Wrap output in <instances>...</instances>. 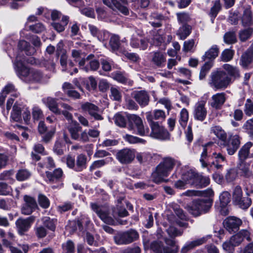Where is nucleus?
Listing matches in <instances>:
<instances>
[{
    "label": "nucleus",
    "instance_id": "1",
    "mask_svg": "<svg viewBox=\"0 0 253 253\" xmlns=\"http://www.w3.org/2000/svg\"><path fill=\"white\" fill-rule=\"evenodd\" d=\"M211 133L214 134L220 140V147L225 148L229 155L234 154L240 146L241 138L239 135L230 134L227 136L226 132L219 126H212Z\"/></svg>",
    "mask_w": 253,
    "mask_h": 253
},
{
    "label": "nucleus",
    "instance_id": "2",
    "mask_svg": "<svg viewBox=\"0 0 253 253\" xmlns=\"http://www.w3.org/2000/svg\"><path fill=\"white\" fill-rule=\"evenodd\" d=\"M93 225L87 215L81 214L76 217L74 220H68L66 229L69 230L71 234H74L78 231L80 233L83 234L86 232V242L89 245L91 246L94 242V238L92 234L87 232V230L90 226Z\"/></svg>",
    "mask_w": 253,
    "mask_h": 253
},
{
    "label": "nucleus",
    "instance_id": "3",
    "mask_svg": "<svg viewBox=\"0 0 253 253\" xmlns=\"http://www.w3.org/2000/svg\"><path fill=\"white\" fill-rule=\"evenodd\" d=\"M187 184L198 189L204 188L206 187V177L195 169H190L182 174L181 179L175 182L174 187L178 189H184Z\"/></svg>",
    "mask_w": 253,
    "mask_h": 253
},
{
    "label": "nucleus",
    "instance_id": "4",
    "mask_svg": "<svg viewBox=\"0 0 253 253\" xmlns=\"http://www.w3.org/2000/svg\"><path fill=\"white\" fill-rule=\"evenodd\" d=\"M185 195L187 196H201L203 198L193 200L187 205L186 209L190 213L195 217L206 213V190H188L185 192Z\"/></svg>",
    "mask_w": 253,
    "mask_h": 253
},
{
    "label": "nucleus",
    "instance_id": "5",
    "mask_svg": "<svg viewBox=\"0 0 253 253\" xmlns=\"http://www.w3.org/2000/svg\"><path fill=\"white\" fill-rule=\"evenodd\" d=\"M175 165L174 159L170 157L164 159L163 161L156 167L155 170L152 174V181L156 184L168 181L164 177L169 175Z\"/></svg>",
    "mask_w": 253,
    "mask_h": 253
},
{
    "label": "nucleus",
    "instance_id": "6",
    "mask_svg": "<svg viewBox=\"0 0 253 253\" xmlns=\"http://www.w3.org/2000/svg\"><path fill=\"white\" fill-rule=\"evenodd\" d=\"M232 83L231 79L225 71L217 70L212 72L211 75V86L217 89H225Z\"/></svg>",
    "mask_w": 253,
    "mask_h": 253
},
{
    "label": "nucleus",
    "instance_id": "7",
    "mask_svg": "<svg viewBox=\"0 0 253 253\" xmlns=\"http://www.w3.org/2000/svg\"><path fill=\"white\" fill-rule=\"evenodd\" d=\"M138 232L133 229L126 231L117 232L113 237L114 243L117 245H127L139 239Z\"/></svg>",
    "mask_w": 253,
    "mask_h": 253
},
{
    "label": "nucleus",
    "instance_id": "8",
    "mask_svg": "<svg viewBox=\"0 0 253 253\" xmlns=\"http://www.w3.org/2000/svg\"><path fill=\"white\" fill-rule=\"evenodd\" d=\"M214 144L212 142H207V169L211 171V169H219L222 168L221 163L225 161V158L222 155L219 153L217 154L213 152L211 156L208 155V149L210 146Z\"/></svg>",
    "mask_w": 253,
    "mask_h": 253
},
{
    "label": "nucleus",
    "instance_id": "9",
    "mask_svg": "<svg viewBox=\"0 0 253 253\" xmlns=\"http://www.w3.org/2000/svg\"><path fill=\"white\" fill-rule=\"evenodd\" d=\"M25 56L17 55L14 62V68L18 78L25 80L30 73V68L25 64Z\"/></svg>",
    "mask_w": 253,
    "mask_h": 253
},
{
    "label": "nucleus",
    "instance_id": "10",
    "mask_svg": "<svg viewBox=\"0 0 253 253\" xmlns=\"http://www.w3.org/2000/svg\"><path fill=\"white\" fill-rule=\"evenodd\" d=\"M73 83L81 91L84 92V88L87 91H96L97 88V82L95 78L90 76L88 78H79L75 79Z\"/></svg>",
    "mask_w": 253,
    "mask_h": 253
},
{
    "label": "nucleus",
    "instance_id": "11",
    "mask_svg": "<svg viewBox=\"0 0 253 253\" xmlns=\"http://www.w3.org/2000/svg\"><path fill=\"white\" fill-rule=\"evenodd\" d=\"M151 128L150 134L151 137L161 140H168L170 138V134L168 130L158 122H152L149 124Z\"/></svg>",
    "mask_w": 253,
    "mask_h": 253
},
{
    "label": "nucleus",
    "instance_id": "12",
    "mask_svg": "<svg viewBox=\"0 0 253 253\" xmlns=\"http://www.w3.org/2000/svg\"><path fill=\"white\" fill-rule=\"evenodd\" d=\"M242 223L240 218L234 216H228L224 219L222 223L224 228L230 234L237 233Z\"/></svg>",
    "mask_w": 253,
    "mask_h": 253
},
{
    "label": "nucleus",
    "instance_id": "13",
    "mask_svg": "<svg viewBox=\"0 0 253 253\" xmlns=\"http://www.w3.org/2000/svg\"><path fill=\"white\" fill-rule=\"evenodd\" d=\"M25 204L21 208L22 213L25 215H30L33 212L38 209V206L36 199L29 195L24 196Z\"/></svg>",
    "mask_w": 253,
    "mask_h": 253
},
{
    "label": "nucleus",
    "instance_id": "14",
    "mask_svg": "<svg viewBox=\"0 0 253 253\" xmlns=\"http://www.w3.org/2000/svg\"><path fill=\"white\" fill-rule=\"evenodd\" d=\"M150 249L154 253H178L179 247L172 248L164 245L161 241H154L151 243Z\"/></svg>",
    "mask_w": 253,
    "mask_h": 253
},
{
    "label": "nucleus",
    "instance_id": "15",
    "mask_svg": "<svg viewBox=\"0 0 253 253\" xmlns=\"http://www.w3.org/2000/svg\"><path fill=\"white\" fill-rule=\"evenodd\" d=\"M35 220V217L33 215L29 216L25 219L19 218L17 219L15 224L18 228L19 234L21 236L24 235L25 232L29 230Z\"/></svg>",
    "mask_w": 253,
    "mask_h": 253
},
{
    "label": "nucleus",
    "instance_id": "16",
    "mask_svg": "<svg viewBox=\"0 0 253 253\" xmlns=\"http://www.w3.org/2000/svg\"><path fill=\"white\" fill-rule=\"evenodd\" d=\"M134 158V153L128 148H124L120 150L116 154L117 159L123 164H128L131 163Z\"/></svg>",
    "mask_w": 253,
    "mask_h": 253
},
{
    "label": "nucleus",
    "instance_id": "17",
    "mask_svg": "<svg viewBox=\"0 0 253 253\" xmlns=\"http://www.w3.org/2000/svg\"><path fill=\"white\" fill-rule=\"evenodd\" d=\"M202 152L200 161L203 168H206V142L203 137L198 138L194 143L193 150L195 153H199L201 150Z\"/></svg>",
    "mask_w": 253,
    "mask_h": 253
},
{
    "label": "nucleus",
    "instance_id": "18",
    "mask_svg": "<svg viewBox=\"0 0 253 253\" xmlns=\"http://www.w3.org/2000/svg\"><path fill=\"white\" fill-rule=\"evenodd\" d=\"M131 97L139 104L141 107L148 105L150 96L145 90H135L131 93Z\"/></svg>",
    "mask_w": 253,
    "mask_h": 253
},
{
    "label": "nucleus",
    "instance_id": "19",
    "mask_svg": "<svg viewBox=\"0 0 253 253\" xmlns=\"http://www.w3.org/2000/svg\"><path fill=\"white\" fill-rule=\"evenodd\" d=\"M239 64L244 70H250L253 68V52L247 49L241 55Z\"/></svg>",
    "mask_w": 253,
    "mask_h": 253
},
{
    "label": "nucleus",
    "instance_id": "20",
    "mask_svg": "<svg viewBox=\"0 0 253 253\" xmlns=\"http://www.w3.org/2000/svg\"><path fill=\"white\" fill-rule=\"evenodd\" d=\"M81 108L83 112H88L96 120L103 119V117L97 113L99 110L98 107L92 103L85 102L81 105Z\"/></svg>",
    "mask_w": 253,
    "mask_h": 253
},
{
    "label": "nucleus",
    "instance_id": "21",
    "mask_svg": "<svg viewBox=\"0 0 253 253\" xmlns=\"http://www.w3.org/2000/svg\"><path fill=\"white\" fill-rule=\"evenodd\" d=\"M206 101L201 100L196 103L193 111L195 120L203 121L206 118Z\"/></svg>",
    "mask_w": 253,
    "mask_h": 253
},
{
    "label": "nucleus",
    "instance_id": "22",
    "mask_svg": "<svg viewBox=\"0 0 253 253\" xmlns=\"http://www.w3.org/2000/svg\"><path fill=\"white\" fill-rule=\"evenodd\" d=\"M105 223L108 225H116L117 224L126 225L127 224L126 220H123L119 218H115L109 215L108 211H101L98 216Z\"/></svg>",
    "mask_w": 253,
    "mask_h": 253
},
{
    "label": "nucleus",
    "instance_id": "23",
    "mask_svg": "<svg viewBox=\"0 0 253 253\" xmlns=\"http://www.w3.org/2000/svg\"><path fill=\"white\" fill-rule=\"evenodd\" d=\"M219 52V48L216 45H213L207 51V72L213 66L214 61Z\"/></svg>",
    "mask_w": 253,
    "mask_h": 253
},
{
    "label": "nucleus",
    "instance_id": "24",
    "mask_svg": "<svg viewBox=\"0 0 253 253\" xmlns=\"http://www.w3.org/2000/svg\"><path fill=\"white\" fill-rule=\"evenodd\" d=\"M225 93L224 92L217 93L212 96V101L209 102V105L216 109H220L225 102Z\"/></svg>",
    "mask_w": 253,
    "mask_h": 253
},
{
    "label": "nucleus",
    "instance_id": "25",
    "mask_svg": "<svg viewBox=\"0 0 253 253\" xmlns=\"http://www.w3.org/2000/svg\"><path fill=\"white\" fill-rule=\"evenodd\" d=\"M206 242V237L198 239L192 241H187L181 250V253H188L197 247H199Z\"/></svg>",
    "mask_w": 253,
    "mask_h": 253
},
{
    "label": "nucleus",
    "instance_id": "26",
    "mask_svg": "<svg viewBox=\"0 0 253 253\" xmlns=\"http://www.w3.org/2000/svg\"><path fill=\"white\" fill-rule=\"evenodd\" d=\"M253 143L249 141L245 143L240 149L238 152V158L241 163H243L248 158L250 149L253 146Z\"/></svg>",
    "mask_w": 253,
    "mask_h": 253
},
{
    "label": "nucleus",
    "instance_id": "27",
    "mask_svg": "<svg viewBox=\"0 0 253 253\" xmlns=\"http://www.w3.org/2000/svg\"><path fill=\"white\" fill-rule=\"evenodd\" d=\"M45 175L50 183L57 182L61 181L63 175V171L61 168H57L52 172L45 171Z\"/></svg>",
    "mask_w": 253,
    "mask_h": 253
},
{
    "label": "nucleus",
    "instance_id": "28",
    "mask_svg": "<svg viewBox=\"0 0 253 253\" xmlns=\"http://www.w3.org/2000/svg\"><path fill=\"white\" fill-rule=\"evenodd\" d=\"M62 89L64 93L68 97L75 99L80 98V93L74 89V87L71 83L65 82L62 85Z\"/></svg>",
    "mask_w": 253,
    "mask_h": 253
},
{
    "label": "nucleus",
    "instance_id": "29",
    "mask_svg": "<svg viewBox=\"0 0 253 253\" xmlns=\"http://www.w3.org/2000/svg\"><path fill=\"white\" fill-rule=\"evenodd\" d=\"M152 62L159 68L164 67L166 62L165 54L160 51L153 52Z\"/></svg>",
    "mask_w": 253,
    "mask_h": 253
},
{
    "label": "nucleus",
    "instance_id": "30",
    "mask_svg": "<svg viewBox=\"0 0 253 253\" xmlns=\"http://www.w3.org/2000/svg\"><path fill=\"white\" fill-rule=\"evenodd\" d=\"M87 157L84 154L78 155L76 159V172H81L87 168Z\"/></svg>",
    "mask_w": 253,
    "mask_h": 253
},
{
    "label": "nucleus",
    "instance_id": "31",
    "mask_svg": "<svg viewBox=\"0 0 253 253\" xmlns=\"http://www.w3.org/2000/svg\"><path fill=\"white\" fill-rule=\"evenodd\" d=\"M241 22L244 27H250L253 25V14L250 9L246 8L244 10Z\"/></svg>",
    "mask_w": 253,
    "mask_h": 253
},
{
    "label": "nucleus",
    "instance_id": "32",
    "mask_svg": "<svg viewBox=\"0 0 253 253\" xmlns=\"http://www.w3.org/2000/svg\"><path fill=\"white\" fill-rule=\"evenodd\" d=\"M127 114L122 112L117 113L113 118L116 125L120 127H126L127 122Z\"/></svg>",
    "mask_w": 253,
    "mask_h": 253
},
{
    "label": "nucleus",
    "instance_id": "33",
    "mask_svg": "<svg viewBox=\"0 0 253 253\" xmlns=\"http://www.w3.org/2000/svg\"><path fill=\"white\" fill-rule=\"evenodd\" d=\"M223 68L226 71L227 75L231 79L233 78L234 80L240 77V71L238 68L234 67L229 64H225L223 65Z\"/></svg>",
    "mask_w": 253,
    "mask_h": 253
},
{
    "label": "nucleus",
    "instance_id": "34",
    "mask_svg": "<svg viewBox=\"0 0 253 253\" xmlns=\"http://www.w3.org/2000/svg\"><path fill=\"white\" fill-rule=\"evenodd\" d=\"M20 105L16 102L12 107L10 118L15 122H22V109Z\"/></svg>",
    "mask_w": 253,
    "mask_h": 253
},
{
    "label": "nucleus",
    "instance_id": "35",
    "mask_svg": "<svg viewBox=\"0 0 253 253\" xmlns=\"http://www.w3.org/2000/svg\"><path fill=\"white\" fill-rule=\"evenodd\" d=\"M166 117L165 113L164 111L161 110H156L154 111L153 113L151 112H148L146 114V119L149 123L150 124L152 122H154L153 120H164Z\"/></svg>",
    "mask_w": 253,
    "mask_h": 253
},
{
    "label": "nucleus",
    "instance_id": "36",
    "mask_svg": "<svg viewBox=\"0 0 253 253\" xmlns=\"http://www.w3.org/2000/svg\"><path fill=\"white\" fill-rule=\"evenodd\" d=\"M18 49L21 51H25L28 56L32 55L35 52L34 47L31 46L30 43L25 40H20L18 43Z\"/></svg>",
    "mask_w": 253,
    "mask_h": 253
},
{
    "label": "nucleus",
    "instance_id": "37",
    "mask_svg": "<svg viewBox=\"0 0 253 253\" xmlns=\"http://www.w3.org/2000/svg\"><path fill=\"white\" fill-rule=\"evenodd\" d=\"M29 77V82L31 83H39L43 78L42 72L37 69H31Z\"/></svg>",
    "mask_w": 253,
    "mask_h": 253
},
{
    "label": "nucleus",
    "instance_id": "38",
    "mask_svg": "<svg viewBox=\"0 0 253 253\" xmlns=\"http://www.w3.org/2000/svg\"><path fill=\"white\" fill-rule=\"evenodd\" d=\"M82 126L80 124L75 121L68 127V130L71 134V137L74 140H77L80 137L79 132L82 130Z\"/></svg>",
    "mask_w": 253,
    "mask_h": 253
},
{
    "label": "nucleus",
    "instance_id": "39",
    "mask_svg": "<svg viewBox=\"0 0 253 253\" xmlns=\"http://www.w3.org/2000/svg\"><path fill=\"white\" fill-rule=\"evenodd\" d=\"M221 9V5L220 0H216L214 2L213 5L211 7L209 15L211 17V21L212 23H214V19L218 13Z\"/></svg>",
    "mask_w": 253,
    "mask_h": 253
},
{
    "label": "nucleus",
    "instance_id": "40",
    "mask_svg": "<svg viewBox=\"0 0 253 253\" xmlns=\"http://www.w3.org/2000/svg\"><path fill=\"white\" fill-rule=\"evenodd\" d=\"M238 176V171L236 168H231L226 170L224 175L225 180L227 183L234 181Z\"/></svg>",
    "mask_w": 253,
    "mask_h": 253
},
{
    "label": "nucleus",
    "instance_id": "41",
    "mask_svg": "<svg viewBox=\"0 0 253 253\" xmlns=\"http://www.w3.org/2000/svg\"><path fill=\"white\" fill-rule=\"evenodd\" d=\"M69 17L68 16L64 15L62 17L61 22H53L51 24L53 28L58 33L62 32L65 30V26L69 22Z\"/></svg>",
    "mask_w": 253,
    "mask_h": 253
},
{
    "label": "nucleus",
    "instance_id": "42",
    "mask_svg": "<svg viewBox=\"0 0 253 253\" xmlns=\"http://www.w3.org/2000/svg\"><path fill=\"white\" fill-rule=\"evenodd\" d=\"M112 215L115 218L124 217L128 215V212L124 207L118 206L112 209Z\"/></svg>",
    "mask_w": 253,
    "mask_h": 253
},
{
    "label": "nucleus",
    "instance_id": "43",
    "mask_svg": "<svg viewBox=\"0 0 253 253\" xmlns=\"http://www.w3.org/2000/svg\"><path fill=\"white\" fill-rule=\"evenodd\" d=\"M136 158L140 164L143 166H147L152 162L153 157L150 154L139 153L137 154Z\"/></svg>",
    "mask_w": 253,
    "mask_h": 253
},
{
    "label": "nucleus",
    "instance_id": "44",
    "mask_svg": "<svg viewBox=\"0 0 253 253\" xmlns=\"http://www.w3.org/2000/svg\"><path fill=\"white\" fill-rule=\"evenodd\" d=\"M178 32L180 39L184 40L191 33L192 27L189 24H183Z\"/></svg>",
    "mask_w": 253,
    "mask_h": 253
},
{
    "label": "nucleus",
    "instance_id": "45",
    "mask_svg": "<svg viewBox=\"0 0 253 253\" xmlns=\"http://www.w3.org/2000/svg\"><path fill=\"white\" fill-rule=\"evenodd\" d=\"M127 120L128 126L130 129H133L139 123L142 121L140 117L134 114H129L127 115Z\"/></svg>",
    "mask_w": 253,
    "mask_h": 253
},
{
    "label": "nucleus",
    "instance_id": "46",
    "mask_svg": "<svg viewBox=\"0 0 253 253\" xmlns=\"http://www.w3.org/2000/svg\"><path fill=\"white\" fill-rule=\"evenodd\" d=\"M253 34V28L249 27L248 28L240 31L239 38L241 42H245L249 39Z\"/></svg>",
    "mask_w": 253,
    "mask_h": 253
},
{
    "label": "nucleus",
    "instance_id": "47",
    "mask_svg": "<svg viewBox=\"0 0 253 253\" xmlns=\"http://www.w3.org/2000/svg\"><path fill=\"white\" fill-rule=\"evenodd\" d=\"M46 105L51 112L56 115H60V110L58 108L57 103L54 98L48 97Z\"/></svg>",
    "mask_w": 253,
    "mask_h": 253
},
{
    "label": "nucleus",
    "instance_id": "48",
    "mask_svg": "<svg viewBox=\"0 0 253 253\" xmlns=\"http://www.w3.org/2000/svg\"><path fill=\"white\" fill-rule=\"evenodd\" d=\"M223 40L226 44H234L237 42L236 33L235 31L226 32L223 36Z\"/></svg>",
    "mask_w": 253,
    "mask_h": 253
},
{
    "label": "nucleus",
    "instance_id": "49",
    "mask_svg": "<svg viewBox=\"0 0 253 253\" xmlns=\"http://www.w3.org/2000/svg\"><path fill=\"white\" fill-rule=\"evenodd\" d=\"M62 253H75V247L74 242L68 240L62 244Z\"/></svg>",
    "mask_w": 253,
    "mask_h": 253
},
{
    "label": "nucleus",
    "instance_id": "50",
    "mask_svg": "<svg viewBox=\"0 0 253 253\" xmlns=\"http://www.w3.org/2000/svg\"><path fill=\"white\" fill-rule=\"evenodd\" d=\"M120 39L118 35H113L111 37L109 41V45L112 51L116 52L119 49Z\"/></svg>",
    "mask_w": 253,
    "mask_h": 253
},
{
    "label": "nucleus",
    "instance_id": "51",
    "mask_svg": "<svg viewBox=\"0 0 253 253\" xmlns=\"http://www.w3.org/2000/svg\"><path fill=\"white\" fill-rule=\"evenodd\" d=\"M57 219L45 217L43 222V225L48 230L54 232L56 229Z\"/></svg>",
    "mask_w": 253,
    "mask_h": 253
},
{
    "label": "nucleus",
    "instance_id": "52",
    "mask_svg": "<svg viewBox=\"0 0 253 253\" xmlns=\"http://www.w3.org/2000/svg\"><path fill=\"white\" fill-rule=\"evenodd\" d=\"M243 198V192L240 186H237L233 192L232 201L234 205H236Z\"/></svg>",
    "mask_w": 253,
    "mask_h": 253
},
{
    "label": "nucleus",
    "instance_id": "53",
    "mask_svg": "<svg viewBox=\"0 0 253 253\" xmlns=\"http://www.w3.org/2000/svg\"><path fill=\"white\" fill-rule=\"evenodd\" d=\"M241 171V175L246 178H250L253 176L252 171L250 170V166L247 165L245 162L240 164L239 167Z\"/></svg>",
    "mask_w": 253,
    "mask_h": 253
},
{
    "label": "nucleus",
    "instance_id": "54",
    "mask_svg": "<svg viewBox=\"0 0 253 253\" xmlns=\"http://www.w3.org/2000/svg\"><path fill=\"white\" fill-rule=\"evenodd\" d=\"M189 118V114L187 110L185 108H183L180 113V118L179 122L181 126L185 128L187 125V122Z\"/></svg>",
    "mask_w": 253,
    "mask_h": 253
},
{
    "label": "nucleus",
    "instance_id": "55",
    "mask_svg": "<svg viewBox=\"0 0 253 253\" xmlns=\"http://www.w3.org/2000/svg\"><path fill=\"white\" fill-rule=\"evenodd\" d=\"M31 176L30 172L26 169H19L16 175V179L19 181H23L28 179Z\"/></svg>",
    "mask_w": 253,
    "mask_h": 253
},
{
    "label": "nucleus",
    "instance_id": "56",
    "mask_svg": "<svg viewBox=\"0 0 253 253\" xmlns=\"http://www.w3.org/2000/svg\"><path fill=\"white\" fill-rule=\"evenodd\" d=\"M234 55V51L230 49H225L221 53V59L224 62H228L231 60Z\"/></svg>",
    "mask_w": 253,
    "mask_h": 253
},
{
    "label": "nucleus",
    "instance_id": "57",
    "mask_svg": "<svg viewBox=\"0 0 253 253\" xmlns=\"http://www.w3.org/2000/svg\"><path fill=\"white\" fill-rule=\"evenodd\" d=\"M231 195L227 191L223 192L219 196V205L227 206L230 202Z\"/></svg>",
    "mask_w": 253,
    "mask_h": 253
},
{
    "label": "nucleus",
    "instance_id": "58",
    "mask_svg": "<svg viewBox=\"0 0 253 253\" xmlns=\"http://www.w3.org/2000/svg\"><path fill=\"white\" fill-rule=\"evenodd\" d=\"M38 200L39 205L43 209H47L50 206L49 199L42 194H39Z\"/></svg>",
    "mask_w": 253,
    "mask_h": 253
},
{
    "label": "nucleus",
    "instance_id": "59",
    "mask_svg": "<svg viewBox=\"0 0 253 253\" xmlns=\"http://www.w3.org/2000/svg\"><path fill=\"white\" fill-rule=\"evenodd\" d=\"M176 16L178 22L182 24V25L188 24L187 23L191 20L189 14L186 12L177 13Z\"/></svg>",
    "mask_w": 253,
    "mask_h": 253
},
{
    "label": "nucleus",
    "instance_id": "60",
    "mask_svg": "<svg viewBox=\"0 0 253 253\" xmlns=\"http://www.w3.org/2000/svg\"><path fill=\"white\" fill-rule=\"evenodd\" d=\"M100 66V62L98 60L93 59L90 60L84 67L86 71L88 70L96 71Z\"/></svg>",
    "mask_w": 253,
    "mask_h": 253
},
{
    "label": "nucleus",
    "instance_id": "61",
    "mask_svg": "<svg viewBox=\"0 0 253 253\" xmlns=\"http://www.w3.org/2000/svg\"><path fill=\"white\" fill-rule=\"evenodd\" d=\"M65 45L63 40H61L56 45V49L55 50V56L56 60H58L60 55L63 53H66V49L64 48Z\"/></svg>",
    "mask_w": 253,
    "mask_h": 253
},
{
    "label": "nucleus",
    "instance_id": "62",
    "mask_svg": "<svg viewBox=\"0 0 253 253\" xmlns=\"http://www.w3.org/2000/svg\"><path fill=\"white\" fill-rule=\"evenodd\" d=\"M14 170L13 169L4 170L0 174V180H13L12 176L14 175Z\"/></svg>",
    "mask_w": 253,
    "mask_h": 253
},
{
    "label": "nucleus",
    "instance_id": "63",
    "mask_svg": "<svg viewBox=\"0 0 253 253\" xmlns=\"http://www.w3.org/2000/svg\"><path fill=\"white\" fill-rule=\"evenodd\" d=\"M110 91L111 94L110 95V97L112 100L117 101H120L121 100L122 94L118 88L111 87Z\"/></svg>",
    "mask_w": 253,
    "mask_h": 253
},
{
    "label": "nucleus",
    "instance_id": "64",
    "mask_svg": "<svg viewBox=\"0 0 253 253\" xmlns=\"http://www.w3.org/2000/svg\"><path fill=\"white\" fill-rule=\"evenodd\" d=\"M236 205L242 209H247L252 204V200L249 197H243Z\"/></svg>",
    "mask_w": 253,
    "mask_h": 253
}]
</instances>
